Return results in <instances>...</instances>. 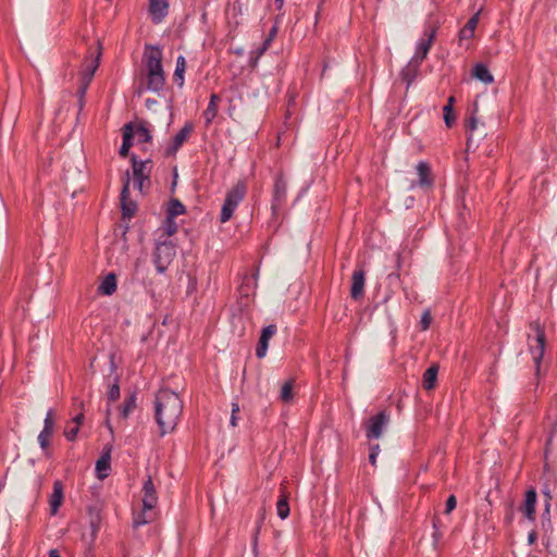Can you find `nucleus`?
Wrapping results in <instances>:
<instances>
[{
	"instance_id": "obj_1",
	"label": "nucleus",
	"mask_w": 557,
	"mask_h": 557,
	"mask_svg": "<svg viewBox=\"0 0 557 557\" xmlns=\"http://www.w3.org/2000/svg\"><path fill=\"white\" fill-rule=\"evenodd\" d=\"M183 400L178 394L168 389H160L154 397V419L160 429V436L172 433L182 416Z\"/></svg>"
},
{
	"instance_id": "obj_2",
	"label": "nucleus",
	"mask_w": 557,
	"mask_h": 557,
	"mask_svg": "<svg viewBox=\"0 0 557 557\" xmlns=\"http://www.w3.org/2000/svg\"><path fill=\"white\" fill-rule=\"evenodd\" d=\"M146 67L147 90L159 92L165 84L162 67V51L159 47L147 46L144 52Z\"/></svg>"
},
{
	"instance_id": "obj_3",
	"label": "nucleus",
	"mask_w": 557,
	"mask_h": 557,
	"mask_svg": "<svg viewBox=\"0 0 557 557\" xmlns=\"http://www.w3.org/2000/svg\"><path fill=\"white\" fill-rule=\"evenodd\" d=\"M530 329L534 333V336H528L529 351L532 355L536 374H539L541 362L545 352L546 336L544 329L537 321L531 322Z\"/></svg>"
},
{
	"instance_id": "obj_4",
	"label": "nucleus",
	"mask_w": 557,
	"mask_h": 557,
	"mask_svg": "<svg viewBox=\"0 0 557 557\" xmlns=\"http://www.w3.org/2000/svg\"><path fill=\"white\" fill-rule=\"evenodd\" d=\"M246 195V185L238 182L232 189H230L225 196L224 203L221 209L220 222L226 223L233 216V213L239 202Z\"/></svg>"
},
{
	"instance_id": "obj_5",
	"label": "nucleus",
	"mask_w": 557,
	"mask_h": 557,
	"mask_svg": "<svg viewBox=\"0 0 557 557\" xmlns=\"http://www.w3.org/2000/svg\"><path fill=\"white\" fill-rule=\"evenodd\" d=\"M176 255L171 239L158 240L153 252V263L159 273H164Z\"/></svg>"
},
{
	"instance_id": "obj_6",
	"label": "nucleus",
	"mask_w": 557,
	"mask_h": 557,
	"mask_svg": "<svg viewBox=\"0 0 557 557\" xmlns=\"http://www.w3.org/2000/svg\"><path fill=\"white\" fill-rule=\"evenodd\" d=\"M131 160L133 164V176L136 182V186L139 190H143L145 183L148 185L150 184L149 177L151 168L149 164L151 163V160L147 159L145 161H138L135 154L132 156Z\"/></svg>"
},
{
	"instance_id": "obj_7",
	"label": "nucleus",
	"mask_w": 557,
	"mask_h": 557,
	"mask_svg": "<svg viewBox=\"0 0 557 557\" xmlns=\"http://www.w3.org/2000/svg\"><path fill=\"white\" fill-rule=\"evenodd\" d=\"M389 421V414L386 411H380L371 417L366 423V435L369 440L380 438L384 428Z\"/></svg>"
},
{
	"instance_id": "obj_8",
	"label": "nucleus",
	"mask_w": 557,
	"mask_h": 557,
	"mask_svg": "<svg viewBox=\"0 0 557 557\" xmlns=\"http://www.w3.org/2000/svg\"><path fill=\"white\" fill-rule=\"evenodd\" d=\"M121 210L123 219H132L136 212V202L129 199V173H125L124 184L121 191Z\"/></svg>"
},
{
	"instance_id": "obj_9",
	"label": "nucleus",
	"mask_w": 557,
	"mask_h": 557,
	"mask_svg": "<svg viewBox=\"0 0 557 557\" xmlns=\"http://www.w3.org/2000/svg\"><path fill=\"white\" fill-rule=\"evenodd\" d=\"M435 36H436V27L428 26L424 30V38H422L419 41V44L417 46V51H416L414 55L412 57V59L422 63V61L426 58V55L433 45Z\"/></svg>"
},
{
	"instance_id": "obj_10",
	"label": "nucleus",
	"mask_w": 557,
	"mask_h": 557,
	"mask_svg": "<svg viewBox=\"0 0 557 557\" xmlns=\"http://www.w3.org/2000/svg\"><path fill=\"white\" fill-rule=\"evenodd\" d=\"M287 194V183L282 174L275 177L272 199V211L275 213L284 205Z\"/></svg>"
},
{
	"instance_id": "obj_11",
	"label": "nucleus",
	"mask_w": 557,
	"mask_h": 557,
	"mask_svg": "<svg viewBox=\"0 0 557 557\" xmlns=\"http://www.w3.org/2000/svg\"><path fill=\"white\" fill-rule=\"evenodd\" d=\"M54 424H55V421H54L53 410L50 409L47 412L46 418L44 420V429L41 430V432L38 435V443L40 445V448L42 450H45L47 455H48L47 450L50 445V437L52 436L53 431H54Z\"/></svg>"
},
{
	"instance_id": "obj_12",
	"label": "nucleus",
	"mask_w": 557,
	"mask_h": 557,
	"mask_svg": "<svg viewBox=\"0 0 557 557\" xmlns=\"http://www.w3.org/2000/svg\"><path fill=\"white\" fill-rule=\"evenodd\" d=\"M193 124L186 123L181 131L173 137L172 143L165 150L166 156L175 154L176 151L184 145V143L189 138L193 132Z\"/></svg>"
},
{
	"instance_id": "obj_13",
	"label": "nucleus",
	"mask_w": 557,
	"mask_h": 557,
	"mask_svg": "<svg viewBox=\"0 0 557 557\" xmlns=\"http://www.w3.org/2000/svg\"><path fill=\"white\" fill-rule=\"evenodd\" d=\"M557 486V474L554 472H547L545 474V482L543 484L542 493L545 496V510L544 515L549 516L550 503L553 500V492Z\"/></svg>"
},
{
	"instance_id": "obj_14",
	"label": "nucleus",
	"mask_w": 557,
	"mask_h": 557,
	"mask_svg": "<svg viewBox=\"0 0 557 557\" xmlns=\"http://www.w3.org/2000/svg\"><path fill=\"white\" fill-rule=\"evenodd\" d=\"M366 273L363 269H357L351 276L350 296L355 300H359L364 295Z\"/></svg>"
},
{
	"instance_id": "obj_15",
	"label": "nucleus",
	"mask_w": 557,
	"mask_h": 557,
	"mask_svg": "<svg viewBox=\"0 0 557 557\" xmlns=\"http://www.w3.org/2000/svg\"><path fill=\"white\" fill-rule=\"evenodd\" d=\"M169 12L168 0H149V14L153 23H161Z\"/></svg>"
},
{
	"instance_id": "obj_16",
	"label": "nucleus",
	"mask_w": 557,
	"mask_h": 557,
	"mask_svg": "<svg viewBox=\"0 0 557 557\" xmlns=\"http://www.w3.org/2000/svg\"><path fill=\"white\" fill-rule=\"evenodd\" d=\"M111 450L110 445L106 446L100 458L96 462V472L99 480H104L109 475L111 469Z\"/></svg>"
},
{
	"instance_id": "obj_17",
	"label": "nucleus",
	"mask_w": 557,
	"mask_h": 557,
	"mask_svg": "<svg viewBox=\"0 0 557 557\" xmlns=\"http://www.w3.org/2000/svg\"><path fill=\"white\" fill-rule=\"evenodd\" d=\"M276 333V326L274 324H270L265 326L260 335L257 348H256V356L258 358H263L267 355L268 347H269V341L272 338V336Z\"/></svg>"
},
{
	"instance_id": "obj_18",
	"label": "nucleus",
	"mask_w": 557,
	"mask_h": 557,
	"mask_svg": "<svg viewBox=\"0 0 557 557\" xmlns=\"http://www.w3.org/2000/svg\"><path fill=\"white\" fill-rule=\"evenodd\" d=\"M143 492V506L148 509H154L158 502V496L152 479L150 476H148V479L144 482Z\"/></svg>"
},
{
	"instance_id": "obj_19",
	"label": "nucleus",
	"mask_w": 557,
	"mask_h": 557,
	"mask_svg": "<svg viewBox=\"0 0 557 557\" xmlns=\"http://www.w3.org/2000/svg\"><path fill=\"white\" fill-rule=\"evenodd\" d=\"M64 499V488L61 481L57 480L53 483V492L49 499L50 505V513L52 516L57 515L59 508L61 507Z\"/></svg>"
},
{
	"instance_id": "obj_20",
	"label": "nucleus",
	"mask_w": 557,
	"mask_h": 557,
	"mask_svg": "<svg viewBox=\"0 0 557 557\" xmlns=\"http://www.w3.org/2000/svg\"><path fill=\"white\" fill-rule=\"evenodd\" d=\"M535 506H536V491L534 488H530L525 492L524 503L520 507V510L523 512L524 517L530 521L535 520Z\"/></svg>"
},
{
	"instance_id": "obj_21",
	"label": "nucleus",
	"mask_w": 557,
	"mask_h": 557,
	"mask_svg": "<svg viewBox=\"0 0 557 557\" xmlns=\"http://www.w3.org/2000/svg\"><path fill=\"white\" fill-rule=\"evenodd\" d=\"M417 173L419 176L418 185L420 187H432L434 184V178L432 176L431 168L428 162L420 161L417 164Z\"/></svg>"
},
{
	"instance_id": "obj_22",
	"label": "nucleus",
	"mask_w": 557,
	"mask_h": 557,
	"mask_svg": "<svg viewBox=\"0 0 557 557\" xmlns=\"http://www.w3.org/2000/svg\"><path fill=\"white\" fill-rule=\"evenodd\" d=\"M421 62L411 58L408 64L401 70L400 76L407 83V88L413 83L419 74Z\"/></svg>"
},
{
	"instance_id": "obj_23",
	"label": "nucleus",
	"mask_w": 557,
	"mask_h": 557,
	"mask_svg": "<svg viewBox=\"0 0 557 557\" xmlns=\"http://www.w3.org/2000/svg\"><path fill=\"white\" fill-rule=\"evenodd\" d=\"M133 137H134V129L131 123L124 125L123 127V143L120 148V154L122 157H126L128 154V151L131 147L133 146Z\"/></svg>"
},
{
	"instance_id": "obj_24",
	"label": "nucleus",
	"mask_w": 557,
	"mask_h": 557,
	"mask_svg": "<svg viewBox=\"0 0 557 557\" xmlns=\"http://www.w3.org/2000/svg\"><path fill=\"white\" fill-rule=\"evenodd\" d=\"M472 76L484 84H492L494 76L491 74L487 66L483 63H476L472 70Z\"/></svg>"
},
{
	"instance_id": "obj_25",
	"label": "nucleus",
	"mask_w": 557,
	"mask_h": 557,
	"mask_svg": "<svg viewBox=\"0 0 557 557\" xmlns=\"http://www.w3.org/2000/svg\"><path fill=\"white\" fill-rule=\"evenodd\" d=\"M116 290V276L114 273H109L98 287V293L106 296H111Z\"/></svg>"
},
{
	"instance_id": "obj_26",
	"label": "nucleus",
	"mask_w": 557,
	"mask_h": 557,
	"mask_svg": "<svg viewBox=\"0 0 557 557\" xmlns=\"http://www.w3.org/2000/svg\"><path fill=\"white\" fill-rule=\"evenodd\" d=\"M437 373H438V366L432 364L429 367L424 374L422 380V386L424 389L430 391L434 388L436 380H437Z\"/></svg>"
},
{
	"instance_id": "obj_27",
	"label": "nucleus",
	"mask_w": 557,
	"mask_h": 557,
	"mask_svg": "<svg viewBox=\"0 0 557 557\" xmlns=\"http://www.w3.org/2000/svg\"><path fill=\"white\" fill-rule=\"evenodd\" d=\"M476 103L474 104V112L471 116L466 119L465 126L467 132L469 133L467 138V149L469 150L474 145V137L473 133L478 128V119L475 117L474 113L476 112Z\"/></svg>"
},
{
	"instance_id": "obj_28",
	"label": "nucleus",
	"mask_w": 557,
	"mask_h": 557,
	"mask_svg": "<svg viewBox=\"0 0 557 557\" xmlns=\"http://www.w3.org/2000/svg\"><path fill=\"white\" fill-rule=\"evenodd\" d=\"M156 518L154 509H148L143 506V510L134 516L133 525L138 528L153 521Z\"/></svg>"
},
{
	"instance_id": "obj_29",
	"label": "nucleus",
	"mask_w": 557,
	"mask_h": 557,
	"mask_svg": "<svg viewBox=\"0 0 557 557\" xmlns=\"http://www.w3.org/2000/svg\"><path fill=\"white\" fill-rule=\"evenodd\" d=\"M89 525L91 529V539L95 540L101 522L100 509L97 507H88Z\"/></svg>"
},
{
	"instance_id": "obj_30",
	"label": "nucleus",
	"mask_w": 557,
	"mask_h": 557,
	"mask_svg": "<svg viewBox=\"0 0 557 557\" xmlns=\"http://www.w3.org/2000/svg\"><path fill=\"white\" fill-rule=\"evenodd\" d=\"M221 100L220 96L216 94H212L210 97L209 104L203 112V117L207 124H210L218 113V102Z\"/></svg>"
},
{
	"instance_id": "obj_31",
	"label": "nucleus",
	"mask_w": 557,
	"mask_h": 557,
	"mask_svg": "<svg viewBox=\"0 0 557 557\" xmlns=\"http://www.w3.org/2000/svg\"><path fill=\"white\" fill-rule=\"evenodd\" d=\"M186 70V60L183 55H180L176 60V67L173 75V79L175 84H177L180 87L184 85V73Z\"/></svg>"
},
{
	"instance_id": "obj_32",
	"label": "nucleus",
	"mask_w": 557,
	"mask_h": 557,
	"mask_svg": "<svg viewBox=\"0 0 557 557\" xmlns=\"http://www.w3.org/2000/svg\"><path fill=\"white\" fill-rule=\"evenodd\" d=\"M99 57L100 52L97 54V57L85 64V69L83 71V79L87 82V84L90 83L92 76L95 75V72L97 71L99 66Z\"/></svg>"
},
{
	"instance_id": "obj_33",
	"label": "nucleus",
	"mask_w": 557,
	"mask_h": 557,
	"mask_svg": "<svg viewBox=\"0 0 557 557\" xmlns=\"http://www.w3.org/2000/svg\"><path fill=\"white\" fill-rule=\"evenodd\" d=\"M136 400L137 395L135 392L131 393L124 400L120 412L123 419H126L129 416V413L136 408Z\"/></svg>"
},
{
	"instance_id": "obj_34",
	"label": "nucleus",
	"mask_w": 557,
	"mask_h": 557,
	"mask_svg": "<svg viewBox=\"0 0 557 557\" xmlns=\"http://www.w3.org/2000/svg\"><path fill=\"white\" fill-rule=\"evenodd\" d=\"M454 102H455V98L453 96H450L448 98L447 103L443 108L444 121H445V124L447 127H451V125L455 123V120H456V115L453 112Z\"/></svg>"
},
{
	"instance_id": "obj_35",
	"label": "nucleus",
	"mask_w": 557,
	"mask_h": 557,
	"mask_svg": "<svg viewBox=\"0 0 557 557\" xmlns=\"http://www.w3.org/2000/svg\"><path fill=\"white\" fill-rule=\"evenodd\" d=\"M186 211L185 206L178 199H171L168 208V215L170 219H174Z\"/></svg>"
},
{
	"instance_id": "obj_36",
	"label": "nucleus",
	"mask_w": 557,
	"mask_h": 557,
	"mask_svg": "<svg viewBox=\"0 0 557 557\" xmlns=\"http://www.w3.org/2000/svg\"><path fill=\"white\" fill-rule=\"evenodd\" d=\"M276 512L281 519H286L289 515L288 496L285 493H282L276 503Z\"/></svg>"
},
{
	"instance_id": "obj_37",
	"label": "nucleus",
	"mask_w": 557,
	"mask_h": 557,
	"mask_svg": "<svg viewBox=\"0 0 557 557\" xmlns=\"http://www.w3.org/2000/svg\"><path fill=\"white\" fill-rule=\"evenodd\" d=\"M134 135L137 136L139 143H150L152 139L150 131L144 124L137 126Z\"/></svg>"
},
{
	"instance_id": "obj_38",
	"label": "nucleus",
	"mask_w": 557,
	"mask_h": 557,
	"mask_svg": "<svg viewBox=\"0 0 557 557\" xmlns=\"http://www.w3.org/2000/svg\"><path fill=\"white\" fill-rule=\"evenodd\" d=\"M281 400L284 403H288L293 399V381H287L283 384L281 389Z\"/></svg>"
},
{
	"instance_id": "obj_39",
	"label": "nucleus",
	"mask_w": 557,
	"mask_h": 557,
	"mask_svg": "<svg viewBox=\"0 0 557 557\" xmlns=\"http://www.w3.org/2000/svg\"><path fill=\"white\" fill-rule=\"evenodd\" d=\"M120 397V385H119V379L115 377L114 383L111 385V387L108 391V400L109 401H115Z\"/></svg>"
},
{
	"instance_id": "obj_40",
	"label": "nucleus",
	"mask_w": 557,
	"mask_h": 557,
	"mask_svg": "<svg viewBox=\"0 0 557 557\" xmlns=\"http://www.w3.org/2000/svg\"><path fill=\"white\" fill-rule=\"evenodd\" d=\"M177 231V225L176 223L174 222V219H170L169 216H166V220H165V227H164V234L168 236V238L170 236H172L173 234H175Z\"/></svg>"
},
{
	"instance_id": "obj_41",
	"label": "nucleus",
	"mask_w": 557,
	"mask_h": 557,
	"mask_svg": "<svg viewBox=\"0 0 557 557\" xmlns=\"http://www.w3.org/2000/svg\"><path fill=\"white\" fill-rule=\"evenodd\" d=\"M78 431L79 426L74 424L72 426L67 425L64 430V436L66 437L67 441L73 442L76 440Z\"/></svg>"
},
{
	"instance_id": "obj_42",
	"label": "nucleus",
	"mask_w": 557,
	"mask_h": 557,
	"mask_svg": "<svg viewBox=\"0 0 557 557\" xmlns=\"http://www.w3.org/2000/svg\"><path fill=\"white\" fill-rule=\"evenodd\" d=\"M432 322V317L430 310H425L421 317L420 325L421 330L425 331L430 327Z\"/></svg>"
},
{
	"instance_id": "obj_43",
	"label": "nucleus",
	"mask_w": 557,
	"mask_h": 557,
	"mask_svg": "<svg viewBox=\"0 0 557 557\" xmlns=\"http://www.w3.org/2000/svg\"><path fill=\"white\" fill-rule=\"evenodd\" d=\"M456 505H457V499H456L455 495H450L446 500L445 513H447V515L450 513L456 508Z\"/></svg>"
},
{
	"instance_id": "obj_44",
	"label": "nucleus",
	"mask_w": 557,
	"mask_h": 557,
	"mask_svg": "<svg viewBox=\"0 0 557 557\" xmlns=\"http://www.w3.org/2000/svg\"><path fill=\"white\" fill-rule=\"evenodd\" d=\"M371 451H370V455H369V461L372 466H375L376 463V457L379 455V451H380V446L379 444H375V445H372L371 446Z\"/></svg>"
},
{
	"instance_id": "obj_45",
	"label": "nucleus",
	"mask_w": 557,
	"mask_h": 557,
	"mask_svg": "<svg viewBox=\"0 0 557 557\" xmlns=\"http://www.w3.org/2000/svg\"><path fill=\"white\" fill-rule=\"evenodd\" d=\"M474 35V30L472 29H469L467 27H462L459 32V40L462 41V40H466V39H470L472 38Z\"/></svg>"
},
{
	"instance_id": "obj_46",
	"label": "nucleus",
	"mask_w": 557,
	"mask_h": 557,
	"mask_svg": "<svg viewBox=\"0 0 557 557\" xmlns=\"http://www.w3.org/2000/svg\"><path fill=\"white\" fill-rule=\"evenodd\" d=\"M479 12L475 13L474 15H472L468 22L466 23L465 27L469 28V29H472V30H475L476 26H478V23H479Z\"/></svg>"
},
{
	"instance_id": "obj_47",
	"label": "nucleus",
	"mask_w": 557,
	"mask_h": 557,
	"mask_svg": "<svg viewBox=\"0 0 557 557\" xmlns=\"http://www.w3.org/2000/svg\"><path fill=\"white\" fill-rule=\"evenodd\" d=\"M271 41H272L271 38H267L263 41L262 47L257 50V58H259L260 55H262L264 53V51L270 47Z\"/></svg>"
},
{
	"instance_id": "obj_48",
	"label": "nucleus",
	"mask_w": 557,
	"mask_h": 557,
	"mask_svg": "<svg viewBox=\"0 0 557 557\" xmlns=\"http://www.w3.org/2000/svg\"><path fill=\"white\" fill-rule=\"evenodd\" d=\"M84 413L79 412L76 417H74L71 421L72 424L79 426L83 423Z\"/></svg>"
},
{
	"instance_id": "obj_49",
	"label": "nucleus",
	"mask_w": 557,
	"mask_h": 557,
	"mask_svg": "<svg viewBox=\"0 0 557 557\" xmlns=\"http://www.w3.org/2000/svg\"><path fill=\"white\" fill-rule=\"evenodd\" d=\"M87 87H88V84L86 81H84V84L79 87L78 89V97L79 98H84L85 97V94H86V90H87Z\"/></svg>"
},
{
	"instance_id": "obj_50",
	"label": "nucleus",
	"mask_w": 557,
	"mask_h": 557,
	"mask_svg": "<svg viewBox=\"0 0 557 557\" xmlns=\"http://www.w3.org/2000/svg\"><path fill=\"white\" fill-rule=\"evenodd\" d=\"M512 519H513V510H512V508L510 507V508H509V511H508V512H507V515H506V522H507V523H511Z\"/></svg>"
},
{
	"instance_id": "obj_51",
	"label": "nucleus",
	"mask_w": 557,
	"mask_h": 557,
	"mask_svg": "<svg viewBox=\"0 0 557 557\" xmlns=\"http://www.w3.org/2000/svg\"><path fill=\"white\" fill-rule=\"evenodd\" d=\"M528 540H529V543H530V544L534 543V542H535V540H536V533H535V532H531V533L529 534Z\"/></svg>"
},
{
	"instance_id": "obj_52",
	"label": "nucleus",
	"mask_w": 557,
	"mask_h": 557,
	"mask_svg": "<svg viewBox=\"0 0 557 557\" xmlns=\"http://www.w3.org/2000/svg\"><path fill=\"white\" fill-rule=\"evenodd\" d=\"M275 35H276V27L274 26L271 28L268 38L273 39L275 37Z\"/></svg>"
},
{
	"instance_id": "obj_53",
	"label": "nucleus",
	"mask_w": 557,
	"mask_h": 557,
	"mask_svg": "<svg viewBox=\"0 0 557 557\" xmlns=\"http://www.w3.org/2000/svg\"><path fill=\"white\" fill-rule=\"evenodd\" d=\"M231 424H232L233 426H236V425H237V417H236V414H234V413H232V416H231Z\"/></svg>"
},
{
	"instance_id": "obj_54",
	"label": "nucleus",
	"mask_w": 557,
	"mask_h": 557,
	"mask_svg": "<svg viewBox=\"0 0 557 557\" xmlns=\"http://www.w3.org/2000/svg\"><path fill=\"white\" fill-rule=\"evenodd\" d=\"M49 557H61L57 549H51L49 552Z\"/></svg>"
},
{
	"instance_id": "obj_55",
	"label": "nucleus",
	"mask_w": 557,
	"mask_h": 557,
	"mask_svg": "<svg viewBox=\"0 0 557 557\" xmlns=\"http://www.w3.org/2000/svg\"><path fill=\"white\" fill-rule=\"evenodd\" d=\"M238 411H239L238 404H233L232 405V413L236 414Z\"/></svg>"
},
{
	"instance_id": "obj_56",
	"label": "nucleus",
	"mask_w": 557,
	"mask_h": 557,
	"mask_svg": "<svg viewBox=\"0 0 557 557\" xmlns=\"http://www.w3.org/2000/svg\"><path fill=\"white\" fill-rule=\"evenodd\" d=\"M84 104H85L84 98H79V99H78V107H79V110H82V109H83Z\"/></svg>"
},
{
	"instance_id": "obj_57",
	"label": "nucleus",
	"mask_w": 557,
	"mask_h": 557,
	"mask_svg": "<svg viewBox=\"0 0 557 557\" xmlns=\"http://www.w3.org/2000/svg\"><path fill=\"white\" fill-rule=\"evenodd\" d=\"M106 425L108 426L109 431L112 433L113 429H112V425H111V423L109 421V418H107V420H106Z\"/></svg>"
},
{
	"instance_id": "obj_58",
	"label": "nucleus",
	"mask_w": 557,
	"mask_h": 557,
	"mask_svg": "<svg viewBox=\"0 0 557 557\" xmlns=\"http://www.w3.org/2000/svg\"><path fill=\"white\" fill-rule=\"evenodd\" d=\"M396 259H397V267H399L400 265V255L399 253L396 255Z\"/></svg>"
},
{
	"instance_id": "obj_59",
	"label": "nucleus",
	"mask_w": 557,
	"mask_h": 557,
	"mask_svg": "<svg viewBox=\"0 0 557 557\" xmlns=\"http://www.w3.org/2000/svg\"><path fill=\"white\" fill-rule=\"evenodd\" d=\"M326 69H327V64H326V63H324V65H323V70H322V75H324V73H325Z\"/></svg>"
},
{
	"instance_id": "obj_60",
	"label": "nucleus",
	"mask_w": 557,
	"mask_h": 557,
	"mask_svg": "<svg viewBox=\"0 0 557 557\" xmlns=\"http://www.w3.org/2000/svg\"><path fill=\"white\" fill-rule=\"evenodd\" d=\"M388 277H389V278H392V277L398 278V277H399V275H398V274H393V273H392V274H389V275H388Z\"/></svg>"
},
{
	"instance_id": "obj_61",
	"label": "nucleus",
	"mask_w": 557,
	"mask_h": 557,
	"mask_svg": "<svg viewBox=\"0 0 557 557\" xmlns=\"http://www.w3.org/2000/svg\"><path fill=\"white\" fill-rule=\"evenodd\" d=\"M275 1H276V3H278V7H282V4L284 2V0H275Z\"/></svg>"
}]
</instances>
